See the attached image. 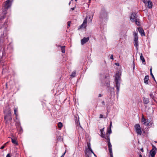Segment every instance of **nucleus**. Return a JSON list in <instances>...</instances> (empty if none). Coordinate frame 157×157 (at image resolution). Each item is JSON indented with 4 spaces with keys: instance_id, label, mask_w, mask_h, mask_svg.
<instances>
[{
    "instance_id": "obj_1",
    "label": "nucleus",
    "mask_w": 157,
    "mask_h": 157,
    "mask_svg": "<svg viewBox=\"0 0 157 157\" xmlns=\"http://www.w3.org/2000/svg\"><path fill=\"white\" fill-rule=\"evenodd\" d=\"M120 77L118 74H117L115 78V81L116 83V87L117 89V94H118L119 92L120 83L119 81L120 79Z\"/></svg>"
},
{
    "instance_id": "obj_2",
    "label": "nucleus",
    "mask_w": 157,
    "mask_h": 157,
    "mask_svg": "<svg viewBox=\"0 0 157 157\" xmlns=\"http://www.w3.org/2000/svg\"><path fill=\"white\" fill-rule=\"evenodd\" d=\"M88 148H86L85 152L86 157H91V153H93V151L91 149L90 144H88Z\"/></svg>"
},
{
    "instance_id": "obj_3",
    "label": "nucleus",
    "mask_w": 157,
    "mask_h": 157,
    "mask_svg": "<svg viewBox=\"0 0 157 157\" xmlns=\"http://www.w3.org/2000/svg\"><path fill=\"white\" fill-rule=\"evenodd\" d=\"M4 118L5 123L6 124H9L12 120V114H5Z\"/></svg>"
},
{
    "instance_id": "obj_4",
    "label": "nucleus",
    "mask_w": 157,
    "mask_h": 157,
    "mask_svg": "<svg viewBox=\"0 0 157 157\" xmlns=\"http://www.w3.org/2000/svg\"><path fill=\"white\" fill-rule=\"evenodd\" d=\"M134 127L135 128L136 132L138 135H141L142 132L141 130V128L140 125L139 124H136Z\"/></svg>"
},
{
    "instance_id": "obj_5",
    "label": "nucleus",
    "mask_w": 157,
    "mask_h": 157,
    "mask_svg": "<svg viewBox=\"0 0 157 157\" xmlns=\"http://www.w3.org/2000/svg\"><path fill=\"white\" fill-rule=\"evenodd\" d=\"M12 1L10 0H7L5 2L3 5V7L6 10H6L10 8L11 5Z\"/></svg>"
},
{
    "instance_id": "obj_6",
    "label": "nucleus",
    "mask_w": 157,
    "mask_h": 157,
    "mask_svg": "<svg viewBox=\"0 0 157 157\" xmlns=\"http://www.w3.org/2000/svg\"><path fill=\"white\" fill-rule=\"evenodd\" d=\"M103 138H105V139H106L107 140V141L108 142V149H109L112 148V146L110 141L109 135H108V134H107L106 135H105V137H103Z\"/></svg>"
},
{
    "instance_id": "obj_7",
    "label": "nucleus",
    "mask_w": 157,
    "mask_h": 157,
    "mask_svg": "<svg viewBox=\"0 0 157 157\" xmlns=\"http://www.w3.org/2000/svg\"><path fill=\"white\" fill-rule=\"evenodd\" d=\"M143 2L145 4L147 3L148 7L149 9H151L152 8L153 4L151 1L149 0H142Z\"/></svg>"
},
{
    "instance_id": "obj_8",
    "label": "nucleus",
    "mask_w": 157,
    "mask_h": 157,
    "mask_svg": "<svg viewBox=\"0 0 157 157\" xmlns=\"http://www.w3.org/2000/svg\"><path fill=\"white\" fill-rule=\"evenodd\" d=\"M141 121L143 122L144 124L145 125L148 126L150 122V120L148 119H145L144 118V116H143L142 118Z\"/></svg>"
},
{
    "instance_id": "obj_9",
    "label": "nucleus",
    "mask_w": 157,
    "mask_h": 157,
    "mask_svg": "<svg viewBox=\"0 0 157 157\" xmlns=\"http://www.w3.org/2000/svg\"><path fill=\"white\" fill-rule=\"evenodd\" d=\"M4 113L5 114L11 115V109L9 107H7L6 108V109L4 111Z\"/></svg>"
},
{
    "instance_id": "obj_10",
    "label": "nucleus",
    "mask_w": 157,
    "mask_h": 157,
    "mask_svg": "<svg viewBox=\"0 0 157 157\" xmlns=\"http://www.w3.org/2000/svg\"><path fill=\"white\" fill-rule=\"evenodd\" d=\"M152 148L150 151L151 155H155L156 153L157 149L154 145H152Z\"/></svg>"
},
{
    "instance_id": "obj_11",
    "label": "nucleus",
    "mask_w": 157,
    "mask_h": 157,
    "mask_svg": "<svg viewBox=\"0 0 157 157\" xmlns=\"http://www.w3.org/2000/svg\"><path fill=\"white\" fill-rule=\"evenodd\" d=\"M89 37H84L81 40V44L82 45H84L89 40Z\"/></svg>"
},
{
    "instance_id": "obj_12",
    "label": "nucleus",
    "mask_w": 157,
    "mask_h": 157,
    "mask_svg": "<svg viewBox=\"0 0 157 157\" xmlns=\"http://www.w3.org/2000/svg\"><path fill=\"white\" fill-rule=\"evenodd\" d=\"M109 76L108 74H107L105 76V79H106L105 85V86L107 87L109 86Z\"/></svg>"
},
{
    "instance_id": "obj_13",
    "label": "nucleus",
    "mask_w": 157,
    "mask_h": 157,
    "mask_svg": "<svg viewBox=\"0 0 157 157\" xmlns=\"http://www.w3.org/2000/svg\"><path fill=\"white\" fill-rule=\"evenodd\" d=\"M136 14L135 13H133L131 15L130 17V19L132 22L135 21L136 19Z\"/></svg>"
},
{
    "instance_id": "obj_14",
    "label": "nucleus",
    "mask_w": 157,
    "mask_h": 157,
    "mask_svg": "<svg viewBox=\"0 0 157 157\" xmlns=\"http://www.w3.org/2000/svg\"><path fill=\"white\" fill-rule=\"evenodd\" d=\"M87 23V19L86 18H85L83 22V23L80 26V28H85L86 27V24Z\"/></svg>"
},
{
    "instance_id": "obj_15",
    "label": "nucleus",
    "mask_w": 157,
    "mask_h": 157,
    "mask_svg": "<svg viewBox=\"0 0 157 157\" xmlns=\"http://www.w3.org/2000/svg\"><path fill=\"white\" fill-rule=\"evenodd\" d=\"M6 13V10H4L2 12L3 15H2L1 17L0 18V22L2 21L3 19H4L5 17V15Z\"/></svg>"
},
{
    "instance_id": "obj_16",
    "label": "nucleus",
    "mask_w": 157,
    "mask_h": 157,
    "mask_svg": "<svg viewBox=\"0 0 157 157\" xmlns=\"http://www.w3.org/2000/svg\"><path fill=\"white\" fill-rule=\"evenodd\" d=\"M138 30L141 36H142L145 35L144 30L142 28L139 27L138 28Z\"/></svg>"
},
{
    "instance_id": "obj_17",
    "label": "nucleus",
    "mask_w": 157,
    "mask_h": 157,
    "mask_svg": "<svg viewBox=\"0 0 157 157\" xmlns=\"http://www.w3.org/2000/svg\"><path fill=\"white\" fill-rule=\"evenodd\" d=\"M149 77L148 75H146L144 78V83L146 84H148V81L149 80Z\"/></svg>"
},
{
    "instance_id": "obj_18",
    "label": "nucleus",
    "mask_w": 157,
    "mask_h": 157,
    "mask_svg": "<svg viewBox=\"0 0 157 157\" xmlns=\"http://www.w3.org/2000/svg\"><path fill=\"white\" fill-rule=\"evenodd\" d=\"M134 41H137L138 40V34L136 33L135 32L134 33Z\"/></svg>"
},
{
    "instance_id": "obj_19",
    "label": "nucleus",
    "mask_w": 157,
    "mask_h": 157,
    "mask_svg": "<svg viewBox=\"0 0 157 157\" xmlns=\"http://www.w3.org/2000/svg\"><path fill=\"white\" fill-rule=\"evenodd\" d=\"M11 141L12 143L14 144L18 145V143L15 139L11 138Z\"/></svg>"
},
{
    "instance_id": "obj_20",
    "label": "nucleus",
    "mask_w": 157,
    "mask_h": 157,
    "mask_svg": "<svg viewBox=\"0 0 157 157\" xmlns=\"http://www.w3.org/2000/svg\"><path fill=\"white\" fill-rule=\"evenodd\" d=\"M17 111H18V110H17V108H15L14 109V113L16 116V118H17V116H18Z\"/></svg>"
},
{
    "instance_id": "obj_21",
    "label": "nucleus",
    "mask_w": 157,
    "mask_h": 157,
    "mask_svg": "<svg viewBox=\"0 0 157 157\" xmlns=\"http://www.w3.org/2000/svg\"><path fill=\"white\" fill-rule=\"evenodd\" d=\"M144 103L146 104H147L149 102V100L147 98H144L143 99Z\"/></svg>"
},
{
    "instance_id": "obj_22",
    "label": "nucleus",
    "mask_w": 157,
    "mask_h": 157,
    "mask_svg": "<svg viewBox=\"0 0 157 157\" xmlns=\"http://www.w3.org/2000/svg\"><path fill=\"white\" fill-rule=\"evenodd\" d=\"M134 45L136 47L137 49H138V48L139 46L138 44V41H134Z\"/></svg>"
},
{
    "instance_id": "obj_23",
    "label": "nucleus",
    "mask_w": 157,
    "mask_h": 157,
    "mask_svg": "<svg viewBox=\"0 0 157 157\" xmlns=\"http://www.w3.org/2000/svg\"><path fill=\"white\" fill-rule=\"evenodd\" d=\"M59 47L61 48V50H62V52L63 53H64L65 52V46H60Z\"/></svg>"
},
{
    "instance_id": "obj_24",
    "label": "nucleus",
    "mask_w": 157,
    "mask_h": 157,
    "mask_svg": "<svg viewBox=\"0 0 157 157\" xmlns=\"http://www.w3.org/2000/svg\"><path fill=\"white\" fill-rule=\"evenodd\" d=\"M76 74V71H74L73 72H72L71 76L72 77H74L75 76Z\"/></svg>"
},
{
    "instance_id": "obj_25",
    "label": "nucleus",
    "mask_w": 157,
    "mask_h": 157,
    "mask_svg": "<svg viewBox=\"0 0 157 157\" xmlns=\"http://www.w3.org/2000/svg\"><path fill=\"white\" fill-rule=\"evenodd\" d=\"M110 157H113L112 148L109 149Z\"/></svg>"
},
{
    "instance_id": "obj_26",
    "label": "nucleus",
    "mask_w": 157,
    "mask_h": 157,
    "mask_svg": "<svg viewBox=\"0 0 157 157\" xmlns=\"http://www.w3.org/2000/svg\"><path fill=\"white\" fill-rule=\"evenodd\" d=\"M140 59L142 60L143 62H144L145 60L144 58L143 57L142 54H141L140 55Z\"/></svg>"
},
{
    "instance_id": "obj_27",
    "label": "nucleus",
    "mask_w": 157,
    "mask_h": 157,
    "mask_svg": "<svg viewBox=\"0 0 157 157\" xmlns=\"http://www.w3.org/2000/svg\"><path fill=\"white\" fill-rule=\"evenodd\" d=\"M135 21V23L136 25H137L138 26L140 25V24L139 19H136Z\"/></svg>"
},
{
    "instance_id": "obj_28",
    "label": "nucleus",
    "mask_w": 157,
    "mask_h": 157,
    "mask_svg": "<svg viewBox=\"0 0 157 157\" xmlns=\"http://www.w3.org/2000/svg\"><path fill=\"white\" fill-rule=\"evenodd\" d=\"M58 127L59 128H61L63 127V124L61 122H59L58 124Z\"/></svg>"
},
{
    "instance_id": "obj_29",
    "label": "nucleus",
    "mask_w": 157,
    "mask_h": 157,
    "mask_svg": "<svg viewBox=\"0 0 157 157\" xmlns=\"http://www.w3.org/2000/svg\"><path fill=\"white\" fill-rule=\"evenodd\" d=\"M107 133H108L109 134H111L112 133V131L111 130V128H109L108 129Z\"/></svg>"
},
{
    "instance_id": "obj_30",
    "label": "nucleus",
    "mask_w": 157,
    "mask_h": 157,
    "mask_svg": "<svg viewBox=\"0 0 157 157\" xmlns=\"http://www.w3.org/2000/svg\"><path fill=\"white\" fill-rule=\"evenodd\" d=\"M150 97L155 101V99H154V97L153 94H150Z\"/></svg>"
},
{
    "instance_id": "obj_31",
    "label": "nucleus",
    "mask_w": 157,
    "mask_h": 157,
    "mask_svg": "<svg viewBox=\"0 0 157 157\" xmlns=\"http://www.w3.org/2000/svg\"><path fill=\"white\" fill-rule=\"evenodd\" d=\"M22 132V129L21 127L20 126H19V133H21Z\"/></svg>"
},
{
    "instance_id": "obj_32",
    "label": "nucleus",
    "mask_w": 157,
    "mask_h": 157,
    "mask_svg": "<svg viewBox=\"0 0 157 157\" xmlns=\"http://www.w3.org/2000/svg\"><path fill=\"white\" fill-rule=\"evenodd\" d=\"M101 136L102 137H104L105 135L103 133V132H101Z\"/></svg>"
},
{
    "instance_id": "obj_33",
    "label": "nucleus",
    "mask_w": 157,
    "mask_h": 157,
    "mask_svg": "<svg viewBox=\"0 0 157 157\" xmlns=\"http://www.w3.org/2000/svg\"><path fill=\"white\" fill-rule=\"evenodd\" d=\"M8 142L6 143H5L3 145L1 148H0V149H3L5 147V146L6 145V144Z\"/></svg>"
},
{
    "instance_id": "obj_34",
    "label": "nucleus",
    "mask_w": 157,
    "mask_h": 157,
    "mask_svg": "<svg viewBox=\"0 0 157 157\" xmlns=\"http://www.w3.org/2000/svg\"><path fill=\"white\" fill-rule=\"evenodd\" d=\"M99 117L100 118H103V115L101 114H100V117Z\"/></svg>"
},
{
    "instance_id": "obj_35",
    "label": "nucleus",
    "mask_w": 157,
    "mask_h": 157,
    "mask_svg": "<svg viewBox=\"0 0 157 157\" xmlns=\"http://www.w3.org/2000/svg\"><path fill=\"white\" fill-rule=\"evenodd\" d=\"M75 7H76V6H75V5L74 7H73V8H71V10H75Z\"/></svg>"
},
{
    "instance_id": "obj_36",
    "label": "nucleus",
    "mask_w": 157,
    "mask_h": 157,
    "mask_svg": "<svg viewBox=\"0 0 157 157\" xmlns=\"http://www.w3.org/2000/svg\"><path fill=\"white\" fill-rule=\"evenodd\" d=\"M70 23H71L70 21L68 22H67L68 25V27H69L70 26Z\"/></svg>"
},
{
    "instance_id": "obj_37",
    "label": "nucleus",
    "mask_w": 157,
    "mask_h": 157,
    "mask_svg": "<svg viewBox=\"0 0 157 157\" xmlns=\"http://www.w3.org/2000/svg\"><path fill=\"white\" fill-rule=\"evenodd\" d=\"M112 121H110V128H111V127H112Z\"/></svg>"
},
{
    "instance_id": "obj_38",
    "label": "nucleus",
    "mask_w": 157,
    "mask_h": 157,
    "mask_svg": "<svg viewBox=\"0 0 157 157\" xmlns=\"http://www.w3.org/2000/svg\"><path fill=\"white\" fill-rule=\"evenodd\" d=\"M6 157H11L10 155V154H8L6 156Z\"/></svg>"
},
{
    "instance_id": "obj_39",
    "label": "nucleus",
    "mask_w": 157,
    "mask_h": 157,
    "mask_svg": "<svg viewBox=\"0 0 157 157\" xmlns=\"http://www.w3.org/2000/svg\"><path fill=\"white\" fill-rule=\"evenodd\" d=\"M110 59H113V55H112L111 56H110Z\"/></svg>"
},
{
    "instance_id": "obj_40",
    "label": "nucleus",
    "mask_w": 157,
    "mask_h": 157,
    "mask_svg": "<svg viewBox=\"0 0 157 157\" xmlns=\"http://www.w3.org/2000/svg\"><path fill=\"white\" fill-rule=\"evenodd\" d=\"M151 74V76H152V77L153 78H154V79L155 80V77L153 75L152 73H151V74Z\"/></svg>"
},
{
    "instance_id": "obj_41",
    "label": "nucleus",
    "mask_w": 157,
    "mask_h": 157,
    "mask_svg": "<svg viewBox=\"0 0 157 157\" xmlns=\"http://www.w3.org/2000/svg\"><path fill=\"white\" fill-rule=\"evenodd\" d=\"M104 130V128H103L101 129L100 130L101 132H103Z\"/></svg>"
},
{
    "instance_id": "obj_42",
    "label": "nucleus",
    "mask_w": 157,
    "mask_h": 157,
    "mask_svg": "<svg viewBox=\"0 0 157 157\" xmlns=\"http://www.w3.org/2000/svg\"><path fill=\"white\" fill-rule=\"evenodd\" d=\"M101 103L103 105H105V102L104 101H102L101 102Z\"/></svg>"
},
{
    "instance_id": "obj_43",
    "label": "nucleus",
    "mask_w": 157,
    "mask_h": 157,
    "mask_svg": "<svg viewBox=\"0 0 157 157\" xmlns=\"http://www.w3.org/2000/svg\"><path fill=\"white\" fill-rule=\"evenodd\" d=\"M66 152H65L60 157H64V155L65 154Z\"/></svg>"
},
{
    "instance_id": "obj_44",
    "label": "nucleus",
    "mask_w": 157,
    "mask_h": 157,
    "mask_svg": "<svg viewBox=\"0 0 157 157\" xmlns=\"http://www.w3.org/2000/svg\"><path fill=\"white\" fill-rule=\"evenodd\" d=\"M73 0H71V1H70L69 3V5H70V4H71V1H72ZM75 1L76 2L77 1V0H75Z\"/></svg>"
},
{
    "instance_id": "obj_45",
    "label": "nucleus",
    "mask_w": 157,
    "mask_h": 157,
    "mask_svg": "<svg viewBox=\"0 0 157 157\" xmlns=\"http://www.w3.org/2000/svg\"><path fill=\"white\" fill-rule=\"evenodd\" d=\"M140 151L142 152H143L144 151V149H143V148H141L140 149Z\"/></svg>"
},
{
    "instance_id": "obj_46",
    "label": "nucleus",
    "mask_w": 157,
    "mask_h": 157,
    "mask_svg": "<svg viewBox=\"0 0 157 157\" xmlns=\"http://www.w3.org/2000/svg\"><path fill=\"white\" fill-rule=\"evenodd\" d=\"M150 74H151V73H152V68H151L150 69Z\"/></svg>"
},
{
    "instance_id": "obj_47",
    "label": "nucleus",
    "mask_w": 157,
    "mask_h": 157,
    "mask_svg": "<svg viewBox=\"0 0 157 157\" xmlns=\"http://www.w3.org/2000/svg\"><path fill=\"white\" fill-rule=\"evenodd\" d=\"M115 64L116 65H117V66H119V63H115Z\"/></svg>"
},
{
    "instance_id": "obj_48",
    "label": "nucleus",
    "mask_w": 157,
    "mask_h": 157,
    "mask_svg": "<svg viewBox=\"0 0 157 157\" xmlns=\"http://www.w3.org/2000/svg\"><path fill=\"white\" fill-rule=\"evenodd\" d=\"M101 94H99L98 95V97H101Z\"/></svg>"
},
{
    "instance_id": "obj_49",
    "label": "nucleus",
    "mask_w": 157,
    "mask_h": 157,
    "mask_svg": "<svg viewBox=\"0 0 157 157\" xmlns=\"http://www.w3.org/2000/svg\"><path fill=\"white\" fill-rule=\"evenodd\" d=\"M92 153L94 154V155L96 157V155H95V154L94 153V152H93V153Z\"/></svg>"
},
{
    "instance_id": "obj_50",
    "label": "nucleus",
    "mask_w": 157,
    "mask_h": 157,
    "mask_svg": "<svg viewBox=\"0 0 157 157\" xmlns=\"http://www.w3.org/2000/svg\"><path fill=\"white\" fill-rule=\"evenodd\" d=\"M151 157H155V155H151Z\"/></svg>"
},
{
    "instance_id": "obj_51",
    "label": "nucleus",
    "mask_w": 157,
    "mask_h": 157,
    "mask_svg": "<svg viewBox=\"0 0 157 157\" xmlns=\"http://www.w3.org/2000/svg\"><path fill=\"white\" fill-rule=\"evenodd\" d=\"M139 157H142V155H141V154H140L139 155Z\"/></svg>"
},
{
    "instance_id": "obj_52",
    "label": "nucleus",
    "mask_w": 157,
    "mask_h": 157,
    "mask_svg": "<svg viewBox=\"0 0 157 157\" xmlns=\"http://www.w3.org/2000/svg\"><path fill=\"white\" fill-rule=\"evenodd\" d=\"M155 143H157V141H155Z\"/></svg>"
}]
</instances>
